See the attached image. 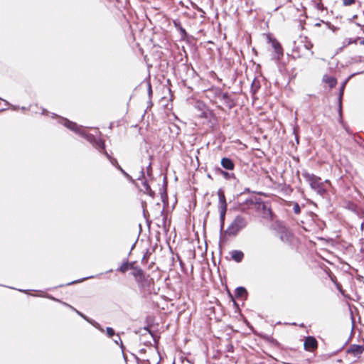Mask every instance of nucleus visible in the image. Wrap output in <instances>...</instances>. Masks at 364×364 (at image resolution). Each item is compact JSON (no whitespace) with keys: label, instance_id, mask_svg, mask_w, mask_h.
<instances>
[{"label":"nucleus","instance_id":"nucleus-1","mask_svg":"<svg viewBox=\"0 0 364 364\" xmlns=\"http://www.w3.org/2000/svg\"><path fill=\"white\" fill-rule=\"evenodd\" d=\"M58 118V122L60 124H62L64 127H67L71 131L75 132V133L87 139L95 149H98L100 153L103 154L109 159V161L112 158L106 151L105 141L103 140L100 138H97L92 134L85 132L82 130V127L79 126L74 122L70 121L66 118L60 117Z\"/></svg>","mask_w":364,"mask_h":364},{"label":"nucleus","instance_id":"nucleus-2","mask_svg":"<svg viewBox=\"0 0 364 364\" xmlns=\"http://www.w3.org/2000/svg\"><path fill=\"white\" fill-rule=\"evenodd\" d=\"M303 178L309 183L311 189L316 192L317 194L324 198L327 194V190L324 187V183H328V181L326 180L322 181L321 178L313 173H309L306 171H303L301 173Z\"/></svg>","mask_w":364,"mask_h":364},{"label":"nucleus","instance_id":"nucleus-3","mask_svg":"<svg viewBox=\"0 0 364 364\" xmlns=\"http://www.w3.org/2000/svg\"><path fill=\"white\" fill-rule=\"evenodd\" d=\"M247 225V221L245 217L237 215L231 224L225 231V234L229 236H235L237 233Z\"/></svg>","mask_w":364,"mask_h":364},{"label":"nucleus","instance_id":"nucleus-4","mask_svg":"<svg viewBox=\"0 0 364 364\" xmlns=\"http://www.w3.org/2000/svg\"><path fill=\"white\" fill-rule=\"evenodd\" d=\"M255 204L257 205V208L262 210V213L264 218H272L273 213L269 206H268L265 203L262 201L260 198H255Z\"/></svg>","mask_w":364,"mask_h":364},{"label":"nucleus","instance_id":"nucleus-5","mask_svg":"<svg viewBox=\"0 0 364 364\" xmlns=\"http://www.w3.org/2000/svg\"><path fill=\"white\" fill-rule=\"evenodd\" d=\"M304 346L306 350L313 351L317 348L318 342L315 337L309 336L305 338Z\"/></svg>","mask_w":364,"mask_h":364},{"label":"nucleus","instance_id":"nucleus-6","mask_svg":"<svg viewBox=\"0 0 364 364\" xmlns=\"http://www.w3.org/2000/svg\"><path fill=\"white\" fill-rule=\"evenodd\" d=\"M218 196L219 199V209L220 212H221V215H223L227 212V203L224 191L222 188H220L218 191Z\"/></svg>","mask_w":364,"mask_h":364},{"label":"nucleus","instance_id":"nucleus-7","mask_svg":"<svg viewBox=\"0 0 364 364\" xmlns=\"http://www.w3.org/2000/svg\"><path fill=\"white\" fill-rule=\"evenodd\" d=\"M220 100L223 101V104L229 109H231L236 106L235 100L232 97V95L228 92H224Z\"/></svg>","mask_w":364,"mask_h":364},{"label":"nucleus","instance_id":"nucleus-8","mask_svg":"<svg viewBox=\"0 0 364 364\" xmlns=\"http://www.w3.org/2000/svg\"><path fill=\"white\" fill-rule=\"evenodd\" d=\"M239 199L237 200L238 203V209L242 212H245L246 209L251 208L254 204H255V201L253 200L252 198H247L243 200Z\"/></svg>","mask_w":364,"mask_h":364},{"label":"nucleus","instance_id":"nucleus-9","mask_svg":"<svg viewBox=\"0 0 364 364\" xmlns=\"http://www.w3.org/2000/svg\"><path fill=\"white\" fill-rule=\"evenodd\" d=\"M272 46L273 48L274 49V52L276 54L274 58L277 60H280L283 57V55H284L283 48L281 46V43L277 39H273L272 41Z\"/></svg>","mask_w":364,"mask_h":364},{"label":"nucleus","instance_id":"nucleus-10","mask_svg":"<svg viewBox=\"0 0 364 364\" xmlns=\"http://www.w3.org/2000/svg\"><path fill=\"white\" fill-rule=\"evenodd\" d=\"M220 164L224 169L228 171H232L235 167L234 161L228 157L222 158Z\"/></svg>","mask_w":364,"mask_h":364},{"label":"nucleus","instance_id":"nucleus-11","mask_svg":"<svg viewBox=\"0 0 364 364\" xmlns=\"http://www.w3.org/2000/svg\"><path fill=\"white\" fill-rule=\"evenodd\" d=\"M363 351L364 348L363 346L355 344L351 345L347 350L348 353H352L355 357H360Z\"/></svg>","mask_w":364,"mask_h":364},{"label":"nucleus","instance_id":"nucleus-12","mask_svg":"<svg viewBox=\"0 0 364 364\" xmlns=\"http://www.w3.org/2000/svg\"><path fill=\"white\" fill-rule=\"evenodd\" d=\"M224 92L219 87H213L207 91L208 96L215 99H221L222 95Z\"/></svg>","mask_w":364,"mask_h":364},{"label":"nucleus","instance_id":"nucleus-13","mask_svg":"<svg viewBox=\"0 0 364 364\" xmlns=\"http://www.w3.org/2000/svg\"><path fill=\"white\" fill-rule=\"evenodd\" d=\"M173 25L174 27L179 31L181 39L186 40L188 38V34L186 32V29L181 26V22L178 20H174Z\"/></svg>","mask_w":364,"mask_h":364},{"label":"nucleus","instance_id":"nucleus-14","mask_svg":"<svg viewBox=\"0 0 364 364\" xmlns=\"http://www.w3.org/2000/svg\"><path fill=\"white\" fill-rule=\"evenodd\" d=\"M364 73V70L362 71V72H359V73H353L351 74L341 85V87H340V90H339V94H338V101H342L343 100V93H344V89H345V87L348 82V81L353 76H355V75H358V74H363Z\"/></svg>","mask_w":364,"mask_h":364},{"label":"nucleus","instance_id":"nucleus-15","mask_svg":"<svg viewBox=\"0 0 364 364\" xmlns=\"http://www.w3.org/2000/svg\"><path fill=\"white\" fill-rule=\"evenodd\" d=\"M231 258L236 262H240L244 258V253L240 250H232L230 252Z\"/></svg>","mask_w":364,"mask_h":364},{"label":"nucleus","instance_id":"nucleus-16","mask_svg":"<svg viewBox=\"0 0 364 364\" xmlns=\"http://www.w3.org/2000/svg\"><path fill=\"white\" fill-rule=\"evenodd\" d=\"M167 177H164L163 181V191L161 192V200L164 203H166L168 202V195H167Z\"/></svg>","mask_w":364,"mask_h":364},{"label":"nucleus","instance_id":"nucleus-17","mask_svg":"<svg viewBox=\"0 0 364 364\" xmlns=\"http://www.w3.org/2000/svg\"><path fill=\"white\" fill-rule=\"evenodd\" d=\"M215 171L216 173L222 175L225 179L235 178V176L233 173H229L220 167H215Z\"/></svg>","mask_w":364,"mask_h":364},{"label":"nucleus","instance_id":"nucleus-18","mask_svg":"<svg viewBox=\"0 0 364 364\" xmlns=\"http://www.w3.org/2000/svg\"><path fill=\"white\" fill-rule=\"evenodd\" d=\"M247 291L244 287H238L235 290V296L236 298H240L243 296L247 298Z\"/></svg>","mask_w":364,"mask_h":364},{"label":"nucleus","instance_id":"nucleus-19","mask_svg":"<svg viewBox=\"0 0 364 364\" xmlns=\"http://www.w3.org/2000/svg\"><path fill=\"white\" fill-rule=\"evenodd\" d=\"M135 281L139 287H144L148 283V279L146 277L145 272L135 278Z\"/></svg>","mask_w":364,"mask_h":364},{"label":"nucleus","instance_id":"nucleus-20","mask_svg":"<svg viewBox=\"0 0 364 364\" xmlns=\"http://www.w3.org/2000/svg\"><path fill=\"white\" fill-rule=\"evenodd\" d=\"M279 237H280V240L282 242H289L290 240H291V234L289 232L284 230V231H282L280 232Z\"/></svg>","mask_w":364,"mask_h":364},{"label":"nucleus","instance_id":"nucleus-21","mask_svg":"<svg viewBox=\"0 0 364 364\" xmlns=\"http://www.w3.org/2000/svg\"><path fill=\"white\" fill-rule=\"evenodd\" d=\"M129 269V267H128V258H124L123 259V262H122V264H121L120 267H119L117 268V271H119V272L121 273H125L127 272V270Z\"/></svg>","mask_w":364,"mask_h":364},{"label":"nucleus","instance_id":"nucleus-22","mask_svg":"<svg viewBox=\"0 0 364 364\" xmlns=\"http://www.w3.org/2000/svg\"><path fill=\"white\" fill-rule=\"evenodd\" d=\"M144 272V271L139 266L132 269L131 274L134 277V278H136Z\"/></svg>","mask_w":364,"mask_h":364},{"label":"nucleus","instance_id":"nucleus-23","mask_svg":"<svg viewBox=\"0 0 364 364\" xmlns=\"http://www.w3.org/2000/svg\"><path fill=\"white\" fill-rule=\"evenodd\" d=\"M293 205V211L296 215H299L301 213V207L297 202H291Z\"/></svg>","mask_w":364,"mask_h":364},{"label":"nucleus","instance_id":"nucleus-24","mask_svg":"<svg viewBox=\"0 0 364 364\" xmlns=\"http://www.w3.org/2000/svg\"><path fill=\"white\" fill-rule=\"evenodd\" d=\"M106 333L109 338H112L114 336H117V334L115 333V331L112 327H107L106 328Z\"/></svg>","mask_w":364,"mask_h":364},{"label":"nucleus","instance_id":"nucleus-25","mask_svg":"<svg viewBox=\"0 0 364 364\" xmlns=\"http://www.w3.org/2000/svg\"><path fill=\"white\" fill-rule=\"evenodd\" d=\"M118 170L131 182H134V179L128 174L121 166H119Z\"/></svg>","mask_w":364,"mask_h":364},{"label":"nucleus","instance_id":"nucleus-26","mask_svg":"<svg viewBox=\"0 0 364 364\" xmlns=\"http://www.w3.org/2000/svg\"><path fill=\"white\" fill-rule=\"evenodd\" d=\"M225 214H226V213H224V214L222 215H221V212H220V233L223 232V228H224Z\"/></svg>","mask_w":364,"mask_h":364},{"label":"nucleus","instance_id":"nucleus-27","mask_svg":"<svg viewBox=\"0 0 364 364\" xmlns=\"http://www.w3.org/2000/svg\"><path fill=\"white\" fill-rule=\"evenodd\" d=\"M321 23H325L328 28L333 29V26L331 25L330 22H325L323 20H321L319 22L315 23V26H320Z\"/></svg>","mask_w":364,"mask_h":364},{"label":"nucleus","instance_id":"nucleus-28","mask_svg":"<svg viewBox=\"0 0 364 364\" xmlns=\"http://www.w3.org/2000/svg\"><path fill=\"white\" fill-rule=\"evenodd\" d=\"M93 277H94L93 276H90V277H85V278H82V279H80L78 280L73 281V282H70L66 284V286H69V285H72V284H76L78 282H81L82 281H85V280L90 279V278H93Z\"/></svg>","mask_w":364,"mask_h":364},{"label":"nucleus","instance_id":"nucleus-29","mask_svg":"<svg viewBox=\"0 0 364 364\" xmlns=\"http://www.w3.org/2000/svg\"><path fill=\"white\" fill-rule=\"evenodd\" d=\"M279 3V6L275 9L277 10L279 8L286 5L288 3H291V0H276Z\"/></svg>","mask_w":364,"mask_h":364},{"label":"nucleus","instance_id":"nucleus-30","mask_svg":"<svg viewBox=\"0 0 364 364\" xmlns=\"http://www.w3.org/2000/svg\"><path fill=\"white\" fill-rule=\"evenodd\" d=\"M131 354L133 356V358H134V360L136 361L137 364H139V363H147L149 364V360H141L139 358V357L136 354H134V353H131Z\"/></svg>","mask_w":364,"mask_h":364},{"label":"nucleus","instance_id":"nucleus-31","mask_svg":"<svg viewBox=\"0 0 364 364\" xmlns=\"http://www.w3.org/2000/svg\"><path fill=\"white\" fill-rule=\"evenodd\" d=\"M109 162L112 166H114L117 169H118L119 166H121L119 164L117 160L115 158H112L109 160Z\"/></svg>","mask_w":364,"mask_h":364},{"label":"nucleus","instance_id":"nucleus-32","mask_svg":"<svg viewBox=\"0 0 364 364\" xmlns=\"http://www.w3.org/2000/svg\"><path fill=\"white\" fill-rule=\"evenodd\" d=\"M142 185L144 188V193H146L147 191H151V187L146 179H144V181L142 182Z\"/></svg>","mask_w":364,"mask_h":364},{"label":"nucleus","instance_id":"nucleus-33","mask_svg":"<svg viewBox=\"0 0 364 364\" xmlns=\"http://www.w3.org/2000/svg\"><path fill=\"white\" fill-rule=\"evenodd\" d=\"M336 80L334 77H330L328 80V83L331 87H333L336 85Z\"/></svg>","mask_w":364,"mask_h":364},{"label":"nucleus","instance_id":"nucleus-34","mask_svg":"<svg viewBox=\"0 0 364 364\" xmlns=\"http://www.w3.org/2000/svg\"><path fill=\"white\" fill-rule=\"evenodd\" d=\"M117 336L118 337V339H119V348H121L122 352L123 353V352H124L125 346H124V344H123V343H122V339H121L120 336H119V333H117Z\"/></svg>","mask_w":364,"mask_h":364},{"label":"nucleus","instance_id":"nucleus-35","mask_svg":"<svg viewBox=\"0 0 364 364\" xmlns=\"http://www.w3.org/2000/svg\"><path fill=\"white\" fill-rule=\"evenodd\" d=\"M91 324L93 326H95L96 328L100 330V331L104 332L103 328L97 322H96L95 321H94L93 322H91Z\"/></svg>","mask_w":364,"mask_h":364},{"label":"nucleus","instance_id":"nucleus-36","mask_svg":"<svg viewBox=\"0 0 364 364\" xmlns=\"http://www.w3.org/2000/svg\"><path fill=\"white\" fill-rule=\"evenodd\" d=\"M136 261H133V262H129L128 261V267L129 269H134V268H136L137 266H136Z\"/></svg>","mask_w":364,"mask_h":364},{"label":"nucleus","instance_id":"nucleus-37","mask_svg":"<svg viewBox=\"0 0 364 364\" xmlns=\"http://www.w3.org/2000/svg\"><path fill=\"white\" fill-rule=\"evenodd\" d=\"M146 172L148 176H151L152 174V168H151V161H150L146 167Z\"/></svg>","mask_w":364,"mask_h":364},{"label":"nucleus","instance_id":"nucleus-38","mask_svg":"<svg viewBox=\"0 0 364 364\" xmlns=\"http://www.w3.org/2000/svg\"><path fill=\"white\" fill-rule=\"evenodd\" d=\"M250 192H251V191H250V189L249 188H245L243 192L240 193V194H238L236 198L239 199V198H240L242 197V196L244 193H250Z\"/></svg>","mask_w":364,"mask_h":364},{"label":"nucleus","instance_id":"nucleus-39","mask_svg":"<svg viewBox=\"0 0 364 364\" xmlns=\"http://www.w3.org/2000/svg\"><path fill=\"white\" fill-rule=\"evenodd\" d=\"M229 296L230 297L231 301L233 302V305L237 308L239 309L238 304L235 301L234 296L230 292H228Z\"/></svg>","mask_w":364,"mask_h":364},{"label":"nucleus","instance_id":"nucleus-40","mask_svg":"<svg viewBox=\"0 0 364 364\" xmlns=\"http://www.w3.org/2000/svg\"><path fill=\"white\" fill-rule=\"evenodd\" d=\"M355 2V0H343L344 6H350Z\"/></svg>","mask_w":364,"mask_h":364},{"label":"nucleus","instance_id":"nucleus-41","mask_svg":"<svg viewBox=\"0 0 364 364\" xmlns=\"http://www.w3.org/2000/svg\"><path fill=\"white\" fill-rule=\"evenodd\" d=\"M144 179H145V174H144V168H142L140 171V174H139V177L137 178V180H144Z\"/></svg>","mask_w":364,"mask_h":364},{"label":"nucleus","instance_id":"nucleus-42","mask_svg":"<svg viewBox=\"0 0 364 364\" xmlns=\"http://www.w3.org/2000/svg\"><path fill=\"white\" fill-rule=\"evenodd\" d=\"M338 111L340 118H342V101H338Z\"/></svg>","mask_w":364,"mask_h":364},{"label":"nucleus","instance_id":"nucleus-43","mask_svg":"<svg viewBox=\"0 0 364 364\" xmlns=\"http://www.w3.org/2000/svg\"><path fill=\"white\" fill-rule=\"evenodd\" d=\"M304 47L306 50H311L313 48V43L310 41L306 42Z\"/></svg>","mask_w":364,"mask_h":364},{"label":"nucleus","instance_id":"nucleus-44","mask_svg":"<svg viewBox=\"0 0 364 364\" xmlns=\"http://www.w3.org/2000/svg\"><path fill=\"white\" fill-rule=\"evenodd\" d=\"M148 95H149V97H151V95H152V88H151V85L150 83V82H148Z\"/></svg>","mask_w":364,"mask_h":364},{"label":"nucleus","instance_id":"nucleus-45","mask_svg":"<svg viewBox=\"0 0 364 364\" xmlns=\"http://www.w3.org/2000/svg\"><path fill=\"white\" fill-rule=\"evenodd\" d=\"M65 305L72 308L79 316H80L82 318L85 316L82 313L80 312L79 311H77V309H75V308L72 307L71 306H70L69 304H67L65 303H64Z\"/></svg>","mask_w":364,"mask_h":364},{"label":"nucleus","instance_id":"nucleus-46","mask_svg":"<svg viewBox=\"0 0 364 364\" xmlns=\"http://www.w3.org/2000/svg\"><path fill=\"white\" fill-rule=\"evenodd\" d=\"M360 38H357L356 39H351V38H349L348 40V44L350 45L351 43H357V41L359 40Z\"/></svg>","mask_w":364,"mask_h":364},{"label":"nucleus","instance_id":"nucleus-47","mask_svg":"<svg viewBox=\"0 0 364 364\" xmlns=\"http://www.w3.org/2000/svg\"><path fill=\"white\" fill-rule=\"evenodd\" d=\"M145 193L148 194L151 198H154L155 196V193L151 189V191H147Z\"/></svg>","mask_w":364,"mask_h":364},{"label":"nucleus","instance_id":"nucleus-48","mask_svg":"<svg viewBox=\"0 0 364 364\" xmlns=\"http://www.w3.org/2000/svg\"><path fill=\"white\" fill-rule=\"evenodd\" d=\"M150 253L149 252V251L147 250V252H146V254L144 255L143 258H142V262H144V260L147 261L148 260V257L149 256Z\"/></svg>","mask_w":364,"mask_h":364},{"label":"nucleus","instance_id":"nucleus-49","mask_svg":"<svg viewBox=\"0 0 364 364\" xmlns=\"http://www.w3.org/2000/svg\"><path fill=\"white\" fill-rule=\"evenodd\" d=\"M269 341H270L272 344H274V345H275V346L279 345L278 341H277L276 339L273 338H269Z\"/></svg>","mask_w":364,"mask_h":364},{"label":"nucleus","instance_id":"nucleus-50","mask_svg":"<svg viewBox=\"0 0 364 364\" xmlns=\"http://www.w3.org/2000/svg\"><path fill=\"white\" fill-rule=\"evenodd\" d=\"M228 350L229 352H233V346L232 344L228 346Z\"/></svg>","mask_w":364,"mask_h":364},{"label":"nucleus","instance_id":"nucleus-51","mask_svg":"<svg viewBox=\"0 0 364 364\" xmlns=\"http://www.w3.org/2000/svg\"><path fill=\"white\" fill-rule=\"evenodd\" d=\"M85 320H86L87 322H89L90 323H91V322H93L94 321L87 318L85 315L82 317Z\"/></svg>","mask_w":364,"mask_h":364},{"label":"nucleus","instance_id":"nucleus-52","mask_svg":"<svg viewBox=\"0 0 364 364\" xmlns=\"http://www.w3.org/2000/svg\"><path fill=\"white\" fill-rule=\"evenodd\" d=\"M113 341H114V343H116L117 345H118V346L119 345V339H118V337H117V336H116V338L113 339Z\"/></svg>","mask_w":364,"mask_h":364},{"label":"nucleus","instance_id":"nucleus-53","mask_svg":"<svg viewBox=\"0 0 364 364\" xmlns=\"http://www.w3.org/2000/svg\"><path fill=\"white\" fill-rule=\"evenodd\" d=\"M166 215H164V219H163V223H164V227L166 228Z\"/></svg>","mask_w":364,"mask_h":364},{"label":"nucleus","instance_id":"nucleus-54","mask_svg":"<svg viewBox=\"0 0 364 364\" xmlns=\"http://www.w3.org/2000/svg\"><path fill=\"white\" fill-rule=\"evenodd\" d=\"M136 241L132 245V247H131V250H130V252L129 253V255L131 254V252L134 250V248L135 247V245H136Z\"/></svg>","mask_w":364,"mask_h":364},{"label":"nucleus","instance_id":"nucleus-55","mask_svg":"<svg viewBox=\"0 0 364 364\" xmlns=\"http://www.w3.org/2000/svg\"><path fill=\"white\" fill-rule=\"evenodd\" d=\"M139 353H146V349L145 348H141L139 350Z\"/></svg>","mask_w":364,"mask_h":364},{"label":"nucleus","instance_id":"nucleus-56","mask_svg":"<svg viewBox=\"0 0 364 364\" xmlns=\"http://www.w3.org/2000/svg\"><path fill=\"white\" fill-rule=\"evenodd\" d=\"M122 355H123L124 360H127V357L126 354L124 353V352L122 353Z\"/></svg>","mask_w":364,"mask_h":364},{"label":"nucleus","instance_id":"nucleus-57","mask_svg":"<svg viewBox=\"0 0 364 364\" xmlns=\"http://www.w3.org/2000/svg\"><path fill=\"white\" fill-rule=\"evenodd\" d=\"M180 266L183 267L184 265L183 261L181 259L179 260Z\"/></svg>","mask_w":364,"mask_h":364},{"label":"nucleus","instance_id":"nucleus-58","mask_svg":"<svg viewBox=\"0 0 364 364\" xmlns=\"http://www.w3.org/2000/svg\"><path fill=\"white\" fill-rule=\"evenodd\" d=\"M48 298H50V299H52L53 300L58 301V299H56L53 298V296H48Z\"/></svg>","mask_w":364,"mask_h":364},{"label":"nucleus","instance_id":"nucleus-59","mask_svg":"<svg viewBox=\"0 0 364 364\" xmlns=\"http://www.w3.org/2000/svg\"><path fill=\"white\" fill-rule=\"evenodd\" d=\"M360 43L361 45H363L364 46V38L361 40V41L360 42Z\"/></svg>","mask_w":364,"mask_h":364},{"label":"nucleus","instance_id":"nucleus-60","mask_svg":"<svg viewBox=\"0 0 364 364\" xmlns=\"http://www.w3.org/2000/svg\"><path fill=\"white\" fill-rule=\"evenodd\" d=\"M6 105H10L9 102L6 100H3Z\"/></svg>","mask_w":364,"mask_h":364},{"label":"nucleus","instance_id":"nucleus-61","mask_svg":"<svg viewBox=\"0 0 364 364\" xmlns=\"http://www.w3.org/2000/svg\"><path fill=\"white\" fill-rule=\"evenodd\" d=\"M13 107V109L14 110H16L17 109H18V107H16V106H12Z\"/></svg>","mask_w":364,"mask_h":364},{"label":"nucleus","instance_id":"nucleus-62","mask_svg":"<svg viewBox=\"0 0 364 364\" xmlns=\"http://www.w3.org/2000/svg\"><path fill=\"white\" fill-rule=\"evenodd\" d=\"M19 291H23V292H25L26 293L27 292V290H22V289H18Z\"/></svg>","mask_w":364,"mask_h":364},{"label":"nucleus","instance_id":"nucleus-63","mask_svg":"<svg viewBox=\"0 0 364 364\" xmlns=\"http://www.w3.org/2000/svg\"><path fill=\"white\" fill-rule=\"evenodd\" d=\"M357 17H358V16L355 14V15H354V16H353V18H353V19H355Z\"/></svg>","mask_w":364,"mask_h":364},{"label":"nucleus","instance_id":"nucleus-64","mask_svg":"<svg viewBox=\"0 0 364 364\" xmlns=\"http://www.w3.org/2000/svg\"><path fill=\"white\" fill-rule=\"evenodd\" d=\"M282 363L283 364H290L289 363H287V362H285V361H282Z\"/></svg>","mask_w":364,"mask_h":364}]
</instances>
